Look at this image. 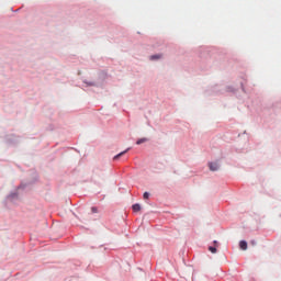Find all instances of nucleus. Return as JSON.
<instances>
[{"mask_svg":"<svg viewBox=\"0 0 281 281\" xmlns=\"http://www.w3.org/2000/svg\"><path fill=\"white\" fill-rule=\"evenodd\" d=\"M210 170H212L213 172L218 170V162H210L209 165Z\"/></svg>","mask_w":281,"mask_h":281,"instance_id":"f257e3e1","label":"nucleus"},{"mask_svg":"<svg viewBox=\"0 0 281 281\" xmlns=\"http://www.w3.org/2000/svg\"><path fill=\"white\" fill-rule=\"evenodd\" d=\"M239 247L240 249H243V251H247V241L245 240L239 241Z\"/></svg>","mask_w":281,"mask_h":281,"instance_id":"f03ea898","label":"nucleus"},{"mask_svg":"<svg viewBox=\"0 0 281 281\" xmlns=\"http://www.w3.org/2000/svg\"><path fill=\"white\" fill-rule=\"evenodd\" d=\"M127 150H131V148H127L124 151H121L119 155L114 156V160L119 159L120 157H123V155H126Z\"/></svg>","mask_w":281,"mask_h":281,"instance_id":"7ed1b4c3","label":"nucleus"},{"mask_svg":"<svg viewBox=\"0 0 281 281\" xmlns=\"http://www.w3.org/2000/svg\"><path fill=\"white\" fill-rule=\"evenodd\" d=\"M132 210L134 211V212H139V210H142V205H139V204H134L133 206H132Z\"/></svg>","mask_w":281,"mask_h":281,"instance_id":"20e7f679","label":"nucleus"},{"mask_svg":"<svg viewBox=\"0 0 281 281\" xmlns=\"http://www.w3.org/2000/svg\"><path fill=\"white\" fill-rule=\"evenodd\" d=\"M146 142H148V138H139V139L136 142V144L139 146L140 144H144V143H146Z\"/></svg>","mask_w":281,"mask_h":281,"instance_id":"39448f33","label":"nucleus"},{"mask_svg":"<svg viewBox=\"0 0 281 281\" xmlns=\"http://www.w3.org/2000/svg\"><path fill=\"white\" fill-rule=\"evenodd\" d=\"M161 58V55H153L150 56V60H159Z\"/></svg>","mask_w":281,"mask_h":281,"instance_id":"423d86ee","label":"nucleus"},{"mask_svg":"<svg viewBox=\"0 0 281 281\" xmlns=\"http://www.w3.org/2000/svg\"><path fill=\"white\" fill-rule=\"evenodd\" d=\"M209 251H211V254H216V247H209Z\"/></svg>","mask_w":281,"mask_h":281,"instance_id":"0eeeda50","label":"nucleus"},{"mask_svg":"<svg viewBox=\"0 0 281 281\" xmlns=\"http://www.w3.org/2000/svg\"><path fill=\"white\" fill-rule=\"evenodd\" d=\"M143 198H144L145 200H148V199L150 198V193L145 192V193L143 194Z\"/></svg>","mask_w":281,"mask_h":281,"instance_id":"6e6552de","label":"nucleus"},{"mask_svg":"<svg viewBox=\"0 0 281 281\" xmlns=\"http://www.w3.org/2000/svg\"><path fill=\"white\" fill-rule=\"evenodd\" d=\"M91 212H92L93 214H98V207L93 206V207L91 209Z\"/></svg>","mask_w":281,"mask_h":281,"instance_id":"1a4fd4ad","label":"nucleus"},{"mask_svg":"<svg viewBox=\"0 0 281 281\" xmlns=\"http://www.w3.org/2000/svg\"><path fill=\"white\" fill-rule=\"evenodd\" d=\"M213 244L215 245V247H218V241L214 240Z\"/></svg>","mask_w":281,"mask_h":281,"instance_id":"9d476101","label":"nucleus"},{"mask_svg":"<svg viewBox=\"0 0 281 281\" xmlns=\"http://www.w3.org/2000/svg\"><path fill=\"white\" fill-rule=\"evenodd\" d=\"M251 245H256V241H251Z\"/></svg>","mask_w":281,"mask_h":281,"instance_id":"9b49d317","label":"nucleus"}]
</instances>
